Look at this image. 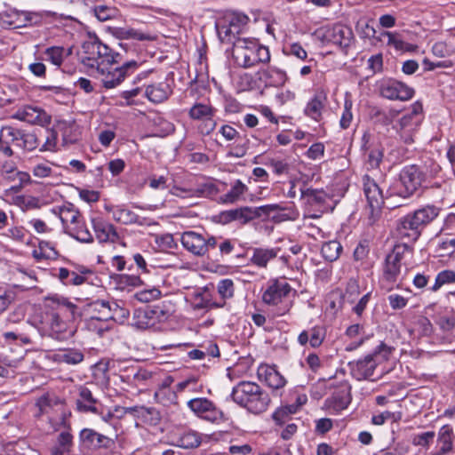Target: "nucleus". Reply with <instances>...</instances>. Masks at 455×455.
Here are the masks:
<instances>
[{"mask_svg":"<svg viewBox=\"0 0 455 455\" xmlns=\"http://www.w3.org/2000/svg\"><path fill=\"white\" fill-rule=\"evenodd\" d=\"M82 49L84 54L82 63L92 69L107 89L119 85L140 67L136 60L126 61L119 66L123 60L122 55L103 44L97 36L85 41Z\"/></svg>","mask_w":455,"mask_h":455,"instance_id":"f257e3e1","label":"nucleus"},{"mask_svg":"<svg viewBox=\"0 0 455 455\" xmlns=\"http://www.w3.org/2000/svg\"><path fill=\"white\" fill-rule=\"evenodd\" d=\"M44 309L36 315L33 324L42 336H47L57 340H63L68 336V323L62 319L66 309L74 313L76 307L63 299H51Z\"/></svg>","mask_w":455,"mask_h":455,"instance_id":"f03ea898","label":"nucleus"},{"mask_svg":"<svg viewBox=\"0 0 455 455\" xmlns=\"http://www.w3.org/2000/svg\"><path fill=\"white\" fill-rule=\"evenodd\" d=\"M231 397L235 403L255 414L265 411L270 403L268 394L252 381L237 383L232 389Z\"/></svg>","mask_w":455,"mask_h":455,"instance_id":"7ed1b4c3","label":"nucleus"},{"mask_svg":"<svg viewBox=\"0 0 455 455\" xmlns=\"http://www.w3.org/2000/svg\"><path fill=\"white\" fill-rule=\"evenodd\" d=\"M427 182V173L418 165L404 166L399 174V183L391 190L387 199L392 207L402 205L395 202V197L408 199Z\"/></svg>","mask_w":455,"mask_h":455,"instance_id":"20e7f679","label":"nucleus"},{"mask_svg":"<svg viewBox=\"0 0 455 455\" xmlns=\"http://www.w3.org/2000/svg\"><path fill=\"white\" fill-rule=\"evenodd\" d=\"M38 412L36 417L44 414L49 415L48 419L52 424L53 430L57 431L61 427H68V417L70 412H67L64 408L63 401L54 394L46 393L39 396L36 402Z\"/></svg>","mask_w":455,"mask_h":455,"instance_id":"39448f33","label":"nucleus"},{"mask_svg":"<svg viewBox=\"0 0 455 455\" xmlns=\"http://www.w3.org/2000/svg\"><path fill=\"white\" fill-rule=\"evenodd\" d=\"M278 204H265L259 207L243 206L220 212V218L224 223L238 221L245 225L251 220L260 218H268L273 212L280 211Z\"/></svg>","mask_w":455,"mask_h":455,"instance_id":"423d86ee","label":"nucleus"},{"mask_svg":"<svg viewBox=\"0 0 455 455\" xmlns=\"http://www.w3.org/2000/svg\"><path fill=\"white\" fill-rule=\"evenodd\" d=\"M170 315L160 306L138 308L133 313L132 325L137 329L158 330L160 324L166 322Z\"/></svg>","mask_w":455,"mask_h":455,"instance_id":"0eeeda50","label":"nucleus"},{"mask_svg":"<svg viewBox=\"0 0 455 455\" xmlns=\"http://www.w3.org/2000/svg\"><path fill=\"white\" fill-rule=\"evenodd\" d=\"M422 122V105L419 102L411 106V110L405 114L398 122L395 129L406 144L414 141V135Z\"/></svg>","mask_w":455,"mask_h":455,"instance_id":"6e6552de","label":"nucleus"},{"mask_svg":"<svg viewBox=\"0 0 455 455\" xmlns=\"http://www.w3.org/2000/svg\"><path fill=\"white\" fill-rule=\"evenodd\" d=\"M180 242L183 247L195 256H204L210 249L215 248L217 237L204 235L195 231H186L181 234Z\"/></svg>","mask_w":455,"mask_h":455,"instance_id":"1a4fd4ad","label":"nucleus"},{"mask_svg":"<svg viewBox=\"0 0 455 455\" xmlns=\"http://www.w3.org/2000/svg\"><path fill=\"white\" fill-rule=\"evenodd\" d=\"M258 41L251 38H238L234 42L233 57L237 66L249 68L256 65Z\"/></svg>","mask_w":455,"mask_h":455,"instance_id":"9d476101","label":"nucleus"},{"mask_svg":"<svg viewBox=\"0 0 455 455\" xmlns=\"http://www.w3.org/2000/svg\"><path fill=\"white\" fill-rule=\"evenodd\" d=\"M363 185L368 206L371 210V218L375 220V219L379 215L381 207L384 204L382 190L376 181L368 175L363 176Z\"/></svg>","mask_w":455,"mask_h":455,"instance_id":"9b49d317","label":"nucleus"},{"mask_svg":"<svg viewBox=\"0 0 455 455\" xmlns=\"http://www.w3.org/2000/svg\"><path fill=\"white\" fill-rule=\"evenodd\" d=\"M188 407L198 417L211 422H219L223 419V412L214 403L204 397L193 398L188 401Z\"/></svg>","mask_w":455,"mask_h":455,"instance_id":"f8f14e48","label":"nucleus"},{"mask_svg":"<svg viewBox=\"0 0 455 455\" xmlns=\"http://www.w3.org/2000/svg\"><path fill=\"white\" fill-rule=\"evenodd\" d=\"M12 117L21 122L40 126L48 125L52 121L51 116L43 108L30 105L17 109Z\"/></svg>","mask_w":455,"mask_h":455,"instance_id":"ddd939ff","label":"nucleus"},{"mask_svg":"<svg viewBox=\"0 0 455 455\" xmlns=\"http://www.w3.org/2000/svg\"><path fill=\"white\" fill-rule=\"evenodd\" d=\"M323 38L326 42L331 43L345 50L350 46L354 39V34L350 28L341 24H335L324 28Z\"/></svg>","mask_w":455,"mask_h":455,"instance_id":"4468645a","label":"nucleus"},{"mask_svg":"<svg viewBox=\"0 0 455 455\" xmlns=\"http://www.w3.org/2000/svg\"><path fill=\"white\" fill-rule=\"evenodd\" d=\"M79 443L82 448L97 450L108 449L114 444V440L92 428H83L79 433Z\"/></svg>","mask_w":455,"mask_h":455,"instance_id":"2eb2a0df","label":"nucleus"},{"mask_svg":"<svg viewBox=\"0 0 455 455\" xmlns=\"http://www.w3.org/2000/svg\"><path fill=\"white\" fill-rule=\"evenodd\" d=\"M380 94L388 100H409L413 97L412 88L396 80H389L380 85Z\"/></svg>","mask_w":455,"mask_h":455,"instance_id":"dca6fc26","label":"nucleus"},{"mask_svg":"<svg viewBox=\"0 0 455 455\" xmlns=\"http://www.w3.org/2000/svg\"><path fill=\"white\" fill-rule=\"evenodd\" d=\"M350 386L347 383H341L328 397L324 405L328 410H331L334 413H339L345 410L351 402Z\"/></svg>","mask_w":455,"mask_h":455,"instance_id":"f3484780","label":"nucleus"},{"mask_svg":"<svg viewBox=\"0 0 455 455\" xmlns=\"http://www.w3.org/2000/svg\"><path fill=\"white\" fill-rule=\"evenodd\" d=\"M291 290L287 282L275 280L269 283L262 295V299L268 305H277L290 293Z\"/></svg>","mask_w":455,"mask_h":455,"instance_id":"a211bd4d","label":"nucleus"},{"mask_svg":"<svg viewBox=\"0 0 455 455\" xmlns=\"http://www.w3.org/2000/svg\"><path fill=\"white\" fill-rule=\"evenodd\" d=\"M23 130L12 126H3L0 130V152L10 157L13 156L11 144L19 147Z\"/></svg>","mask_w":455,"mask_h":455,"instance_id":"6ab92c4d","label":"nucleus"},{"mask_svg":"<svg viewBox=\"0 0 455 455\" xmlns=\"http://www.w3.org/2000/svg\"><path fill=\"white\" fill-rule=\"evenodd\" d=\"M377 365L374 355L371 354L367 355L363 359L349 363L351 374L357 380L367 379L371 377Z\"/></svg>","mask_w":455,"mask_h":455,"instance_id":"aec40b11","label":"nucleus"},{"mask_svg":"<svg viewBox=\"0 0 455 455\" xmlns=\"http://www.w3.org/2000/svg\"><path fill=\"white\" fill-rule=\"evenodd\" d=\"M76 405L80 412L98 413L100 403L87 387L80 386L78 387V397L76 401Z\"/></svg>","mask_w":455,"mask_h":455,"instance_id":"412c9836","label":"nucleus"},{"mask_svg":"<svg viewBox=\"0 0 455 455\" xmlns=\"http://www.w3.org/2000/svg\"><path fill=\"white\" fill-rule=\"evenodd\" d=\"M49 357L57 363L76 365L84 361V355L78 348L67 347L52 352Z\"/></svg>","mask_w":455,"mask_h":455,"instance_id":"4be33fe9","label":"nucleus"},{"mask_svg":"<svg viewBox=\"0 0 455 455\" xmlns=\"http://www.w3.org/2000/svg\"><path fill=\"white\" fill-rule=\"evenodd\" d=\"M454 432L450 425L443 426L437 435V447L436 451L432 452L431 455H448L453 451L454 446Z\"/></svg>","mask_w":455,"mask_h":455,"instance_id":"5701e85b","label":"nucleus"},{"mask_svg":"<svg viewBox=\"0 0 455 455\" xmlns=\"http://www.w3.org/2000/svg\"><path fill=\"white\" fill-rule=\"evenodd\" d=\"M257 373L259 379L274 390L283 387L286 383L284 378L274 367L260 365Z\"/></svg>","mask_w":455,"mask_h":455,"instance_id":"b1692460","label":"nucleus"},{"mask_svg":"<svg viewBox=\"0 0 455 455\" xmlns=\"http://www.w3.org/2000/svg\"><path fill=\"white\" fill-rule=\"evenodd\" d=\"M421 228L416 222L413 214H408L403 217L398 226L397 232L401 238H408L410 241H415L420 235Z\"/></svg>","mask_w":455,"mask_h":455,"instance_id":"393cba45","label":"nucleus"},{"mask_svg":"<svg viewBox=\"0 0 455 455\" xmlns=\"http://www.w3.org/2000/svg\"><path fill=\"white\" fill-rule=\"evenodd\" d=\"M401 254L396 251L387 256L383 274L386 281L394 283L398 280L401 274Z\"/></svg>","mask_w":455,"mask_h":455,"instance_id":"a878e982","label":"nucleus"},{"mask_svg":"<svg viewBox=\"0 0 455 455\" xmlns=\"http://www.w3.org/2000/svg\"><path fill=\"white\" fill-rule=\"evenodd\" d=\"M259 74V79L268 86L283 85L287 79L286 73L283 70L273 66L262 69Z\"/></svg>","mask_w":455,"mask_h":455,"instance_id":"bb28decb","label":"nucleus"},{"mask_svg":"<svg viewBox=\"0 0 455 455\" xmlns=\"http://www.w3.org/2000/svg\"><path fill=\"white\" fill-rule=\"evenodd\" d=\"M279 248H254L251 262L259 267H267L268 262L277 257Z\"/></svg>","mask_w":455,"mask_h":455,"instance_id":"cd10ccee","label":"nucleus"},{"mask_svg":"<svg viewBox=\"0 0 455 455\" xmlns=\"http://www.w3.org/2000/svg\"><path fill=\"white\" fill-rule=\"evenodd\" d=\"M326 100L327 97L324 93H316L307 104L305 114L315 121H320Z\"/></svg>","mask_w":455,"mask_h":455,"instance_id":"c85d7f7f","label":"nucleus"},{"mask_svg":"<svg viewBox=\"0 0 455 455\" xmlns=\"http://www.w3.org/2000/svg\"><path fill=\"white\" fill-rule=\"evenodd\" d=\"M172 90L166 83L148 85L145 91L146 97L153 103H161L168 99Z\"/></svg>","mask_w":455,"mask_h":455,"instance_id":"c756f323","label":"nucleus"},{"mask_svg":"<svg viewBox=\"0 0 455 455\" xmlns=\"http://www.w3.org/2000/svg\"><path fill=\"white\" fill-rule=\"evenodd\" d=\"M93 228L100 242H115L118 238L116 230L112 224L102 221H93Z\"/></svg>","mask_w":455,"mask_h":455,"instance_id":"7c9ffc66","label":"nucleus"},{"mask_svg":"<svg viewBox=\"0 0 455 455\" xmlns=\"http://www.w3.org/2000/svg\"><path fill=\"white\" fill-rule=\"evenodd\" d=\"M172 382L171 377L167 378L155 393L156 400L164 406L176 403L177 395L175 390H171L169 385Z\"/></svg>","mask_w":455,"mask_h":455,"instance_id":"2f4dec72","label":"nucleus"},{"mask_svg":"<svg viewBox=\"0 0 455 455\" xmlns=\"http://www.w3.org/2000/svg\"><path fill=\"white\" fill-rule=\"evenodd\" d=\"M439 208L434 205H427L415 211L412 214L419 228H422L424 226L433 221L439 215Z\"/></svg>","mask_w":455,"mask_h":455,"instance_id":"473e14b6","label":"nucleus"},{"mask_svg":"<svg viewBox=\"0 0 455 455\" xmlns=\"http://www.w3.org/2000/svg\"><path fill=\"white\" fill-rule=\"evenodd\" d=\"M112 217L116 221L124 225L134 223L143 225V220L141 218H140L132 211L124 207L114 208L112 211Z\"/></svg>","mask_w":455,"mask_h":455,"instance_id":"72a5a7b5","label":"nucleus"},{"mask_svg":"<svg viewBox=\"0 0 455 455\" xmlns=\"http://www.w3.org/2000/svg\"><path fill=\"white\" fill-rule=\"evenodd\" d=\"M248 187L242 182L240 180H235L231 185V188L228 192L224 194L220 200L223 204H235L239 201L242 196L247 192Z\"/></svg>","mask_w":455,"mask_h":455,"instance_id":"f704fd0d","label":"nucleus"},{"mask_svg":"<svg viewBox=\"0 0 455 455\" xmlns=\"http://www.w3.org/2000/svg\"><path fill=\"white\" fill-rule=\"evenodd\" d=\"M216 109L211 105L206 103H196L189 111L188 116L193 120H204L214 116Z\"/></svg>","mask_w":455,"mask_h":455,"instance_id":"c9c22d12","label":"nucleus"},{"mask_svg":"<svg viewBox=\"0 0 455 455\" xmlns=\"http://www.w3.org/2000/svg\"><path fill=\"white\" fill-rule=\"evenodd\" d=\"M202 443L201 435L193 430H188L182 433L177 439L178 446L184 449L197 448Z\"/></svg>","mask_w":455,"mask_h":455,"instance_id":"e433bc0d","label":"nucleus"},{"mask_svg":"<svg viewBox=\"0 0 455 455\" xmlns=\"http://www.w3.org/2000/svg\"><path fill=\"white\" fill-rule=\"evenodd\" d=\"M71 53L72 48L65 50L61 46H52L47 48L44 52L46 60L57 67H60L62 64L65 57L69 56Z\"/></svg>","mask_w":455,"mask_h":455,"instance_id":"4c0bfd02","label":"nucleus"},{"mask_svg":"<svg viewBox=\"0 0 455 455\" xmlns=\"http://www.w3.org/2000/svg\"><path fill=\"white\" fill-rule=\"evenodd\" d=\"M301 197L311 206H321L328 199L324 191L313 188L301 189Z\"/></svg>","mask_w":455,"mask_h":455,"instance_id":"58836bf2","label":"nucleus"},{"mask_svg":"<svg viewBox=\"0 0 455 455\" xmlns=\"http://www.w3.org/2000/svg\"><path fill=\"white\" fill-rule=\"evenodd\" d=\"M53 212L59 215L64 227H67L68 224L77 223L80 217L79 212L74 209L72 205L53 209Z\"/></svg>","mask_w":455,"mask_h":455,"instance_id":"ea45409f","label":"nucleus"},{"mask_svg":"<svg viewBox=\"0 0 455 455\" xmlns=\"http://www.w3.org/2000/svg\"><path fill=\"white\" fill-rule=\"evenodd\" d=\"M113 34L116 38L122 40L133 39L138 41H144L149 39L148 36L130 27L115 28Z\"/></svg>","mask_w":455,"mask_h":455,"instance_id":"a19ab883","label":"nucleus"},{"mask_svg":"<svg viewBox=\"0 0 455 455\" xmlns=\"http://www.w3.org/2000/svg\"><path fill=\"white\" fill-rule=\"evenodd\" d=\"M341 251L342 245L336 240L324 243L321 248L323 257L330 262L337 260Z\"/></svg>","mask_w":455,"mask_h":455,"instance_id":"79ce46f5","label":"nucleus"},{"mask_svg":"<svg viewBox=\"0 0 455 455\" xmlns=\"http://www.w3.org/2000/svg\"><path fill=\"white\" fill-rule=\"evenodd\" d=\"M216 29L219 38L222 43L232 44L234 45V42L239 38L236 36L237 34L233 31V28L224 19L222 21L216 24Z\"/></svg>","mask_w":455,"mask_h":455,"instance_id":"37998d69","label":"nucleus"},{"mask_svg":"<svg viewBox=\"0 0 455 455\" xmlns=\"http://www.w3.org/2000/svg\"><path fill=\"white\" fill-rule=\"evenodd\" d=\"M112 307L119 308L116 302H109L104 299H97L91 304V308L93 311L100 313L101 315L100 317L104 318V320L114 318V315H112Z\"/></svg>","mask_w":455,"mask_h":455,"instance_id":"c03bdc74","label":"nucleus"},{"mask_svg":"<svg viewBox=\"0 0 455 455\" xmlns=\"http://www.w3.org/2000/svg\"><path fill=\"white\" fill-rule=\"evenodd\" d=\"M175 190L181 193H188V192H193L196 194L198 196H212L218 193L217 186L213 182H205L199 184L196 189L194 190H187L180 188H175Z\"/></svg>","mask_w":455,"mask_h":455,"instance_id":"a18cd8bd","label":"nucleus"},{"mask_svg":"<svg viewBox=\"0 0 455 455\" xmlns=\"http://www.w3.org/2000/svg\"><path fill=\"white\" fill-rule=\"evenodd\" d=\"M224 20L233 28V31L239 35L249 19L244 14L235 12L226 16Z\"/></svg>","mask_w":455,"mask_h":455,"instance_id":"49530a36","label":"nucleus"},{"mask_svg":"<svg viewBox=\"0 0 455 455\" xmlns=\"http://www.w3.org/2000/svg\"><path fill=\"white\" fill-rule=\"evenodd\" d=\"M309 344L312 347H319L326 337V329L321 325H315L308 330Z\"/></svg>","mask_w":455,"mask_h":455,"instance_id":"de8ad7c7","label":"nucleus"},{"mask_svg":"<svg viewBox=\"0 0 455 455\" xmlns=\"http://www.w3.org/2000/svg\"><path fill=\"white\" fill-rule=\"evenodd\" d=\"M94 16L100 21H107L116 18L117 15V10L115 7L100 4L97 5L92 9Z\"/></svg>","mask_w":455,"mask_h":455,"instance_id":"09e8293b","label":"nucleus"},{"mask_svg":"<svg viewBox=\"0 0 455 455\" xmlns=\"http://www.w3.org/2000/svg\"><path fill=\"white\" fill-rule=\"evenodd\" d=\"M39 146V140L36 134L31 132H22L20 141L19 142L20 148L26 151H32Z\"/></svg>","mask_w":455,"mask_h":455,"instance_id":"8fccbe9b","label":"nucleus"},{"mask_svg":"<svg viewBox=\"0 0 455 455\" xmlns=\"http://www.w3.org/2000/svg\"><path fill=\"white\" fill-rule=\"evenodd\" d=\"M15 297L14 291L0 286V315L8 309Z\"/></svg>","mask_w":455,"mask_h":455,"instance_id":"3c124183","label":"nucleus"},{"mask_svg":"<svg viewBox=\"0 0 455 455\" xmlns=\"http://www.w3.org/2000/svg\"><path fill=\"white\" fill-rule=\"evenodd\" d=\"M282 209L280 211L273 212L268 218H271L275 222H283L285 220H295L298 213L291 208H286L278 204Z\"/></svg>","mask_w":455,"mask_h":455,"instance_id":"603ef678","label":"nucleus"},{"mask_svg":"<svg viewBox=\"0 0 455 455\" xmlns=\"http://www.w3.org/2000/svg\"><path fill=\"white\" fill-rule=\"evenodd\" d=\"M455 283V272L453 270H443L437 274L432 291H436L443 285Z\"/></svg>","mask_w":455,"mask_h":455,"instance_id":"864d4df0","label":"nucleus"},{"mask_svg":"<svg viewBox=\"0 0 455 455\" xmlns=\"http://www.w3.org/2000/svg\"><path fill=\"white\" fill-rule=\"evenodd\" d=\"M60 128L62 132V141L65 145L74 144L77 141L78 138L74 132L75 129L73 124L62 122L60 124Z\"/></svg>","mask_w":455,"mask_h":455,"instance_id":"5fc2aeb1","label":"nucleus"},{"mask_svg":"<svg viewBox=\"0 0 455 455\" xmlns=\"http://www.w3.org/2000/svg\"><path fill=\"white\" fill-rule=\"evenodd\" d=\"M155 243L157 245V248L163 251L172 250L177 247L173 236L171 234L156 235L155 238Z\"/></svg>","mask_w":455,"mask_h":455,"instance_id":"6e6d98bb","label":"nucleus"},{"mask_svg":"<svg viewBox=\"0 0 455 455\" xmlns=\"http://www.w3.org/2000/svg\"><path fill=\"white\" fill-rule=\"evenodd\" d=\"M235 287L231 279H223L218 283V292L223 300L234 296Z\"/></svg>","mask_w":455,"mask_h":455,"instance_id":"4d7b16f0","label":"nucleus"},{"mask_svg":"<svg viewBox=\"0 0 455 455\" xmlns=\"http://www.w3.org/2000/svg\"><path fill=\"white\" fill-rule=\"evenodd\" d=\"M352 106V100L346 99L344 102V109L339 120V126L344 130L350 126L353 120Z\"/></svg>","mask_w":455,"mask_h":455,"instance_id":"13d9d810","label":"nucleus"},{"mask_svg":"<svg viewBox=\"0 0 455 455\" xmlns=\"http://www.w3.org/2000/svg\"><path fill=\"white\" fill-rule=\"evenodd\" d=\"M39 249L43 257L47 259H56L59 257V252L55 249V244L50 241L41 240L38 243Z\"/></svg>","mask_w":455,"mask_h":455,"instance_id":"bf43d9fd","label":"nucleus"},{"mask_svg":"<svg viewBox=\"0 0 455 455\" xmlns=\"http://www.w3.org/2000/svg\"><path fill=\"white\" fill-rule=\"evenodd\" d=\"M18 172L19 170L17 169L14 163L6 161L1 166L0 175L6 181L14 182L16 176L15 172Z\"/></svg>","mask_w":455,"mask_h":455,"instance_id":"052dcab7","label":"nucleus"},{"mask_svg":"<svg viewBox=\"0 0 455 455\" xmlns=\"http://www.w3.org/2000/svg\"><path fill=\"white\" fill-rule=\"evenodd\" d=\"M435 436L434 431L414 435L411 443L414 446L428 447Z\"/></svg>","mask_w":455,"mask_h":455,"instance_id":"680f3d73","label":"nucleus"},{"mask_svg":"<svg viewBox=\"0 0 455 455\" xmlns=\"http://www.w3.org/2000/svg\"><path fill=\"white\" fill-rule=\"evenodd\" d=\"M162 292L157 288L147 289L136 293V299L143 303H148L161 297Z\"/></svg>","mask_w":455,"mask_h":455,"instance_id":"e2e57ef3","label":"nucleus"},{"mask_svg":"<svg viewBox=\"0 0 455 455\" xmlns=\"http://www.w3.org/2000/svg\"><path fill=\"white\" fill-rule=\"evenodd\" d=\"M59 447L62 449V451H67L70 453L71 449L73 447V435L68 430H64L60 433L57 437V444Z\"/></svg>","mask_w":455,"mask_h":455,"instance_id":"0e129e2a","label":"nucleus"},{"mask_svg":"<svg viewBox=\"0 0 455 455\" xmlns=\"http://www.w3.org/2000/svg\"><path fill=\"white\" fill-rule=\"evenodd\" d=\"M392 351L393 348L391 347H388L385 343L381 342L371 355H374V359H376L378 364L381 362L387 361L389 358Z\"/></svg>","mask_w":455,"mask_h":455,"instance_id":"69168bd1","label":"nucleus"},{"mask_svg":"<svg viewBox=\"0 0 455 455\" xmlns=\"http://www.w3.org/2000/svg\"><path fill=\"white\" fill-rule=\"evenodd\" d=\"M415 328L422 336H429L433 332V325L426 316H419L417 319Z\"/></svg>","mask_w":455,"mask_h":455,"instance_id":"338daca9","label":"nucleus"},{"mask_svg":"<svg viewBox=\"0 0 455 455\" xmlns=\"http://www.w3.org/2000/svg\"><path fill=\"white\" fill-rule=\"evenodd\" d=\"M383 36L387 37V44L393 46L395 49L398 51H402L404 49V42L401 38V36L396 32L384 31L381 34Z\"/></svg>","mask_w":455,"mask_h":455,"instance_id":"774afa93","label":"nucleus"}]
</instances>
